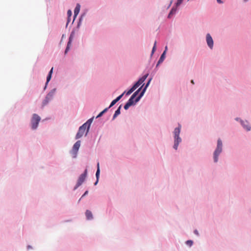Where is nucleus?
<instances>
[{
	"label": "nucleus",
	"mask_w": 251,
	"mask_h": 251,
	"mask_svg": "<svg viewBox=\"0 0 251 251\" xmlns=\"http://www.w3.org/2000/svg\"><path fill=\"white\" fill-rule=\"evenodd\" d=\"M180 128H181V126L180 125H179L178 127L176 128L174 131V138H175V144H174V148L175 150L177 149L179 143L180 142H181V138L179 137V133L180 132Z\"/></svg>",
	"instance_id": "1"
},
{
	"label": "nucleus",
	"mask_w": 251,
	"mask_h": 251,
	"mask_svg": "<svg viewBox=\"0 0 251 251\" xmlns=\"http://www.w3.org/2000/svg\"><path fill=\"white\" fill-rule=\"evenodd\" d=\"M87 128L84 126L82 125L79 128L78 131L77 133L75 138L79 139L82 136L86 133Z\"/></svg>",
	"instance_id": "4"
},
{
	"label": "nucleus",
	"mask_w": 251,
	"mask_h": 251,
	"mask_svg": "<svg viewBox=\"0 0 251 251\" xmlns=\"http://www.w3.org/2000/svg\"><path fill=\"white\" fill-rule=\"evenodd\" d=\"M206 42L209 48L212 49L213 46V41L209 34H207L206 35Z\"/></svg>",
	"instance_id": "8"
},
{
	"label": "nucleus",
	"mask_w": 251,
	"mask_h": 251,
	"mask_svg": "<svg viewBox=\"0 0 251 251\" xmlns=\"http://www.w3.org/2000/svg\"><path fill=\"white\" fill-rule=\"evenodd\" d=\"M71 41H72V36H71L70 37L69 41L68 43L67 46L66 50H65V53H66L68 51V50L69 49V46L71 45Z\"/></svg>",
	"instance_id": "23"
},
{
	"label": "nucleus",
	"mask_w": 251,
	"mask_h": 251,
	"mask_svg": "<svg viewBox=\"0 0 251 251\" xmlns=\"http://www.w3.org/2000/svg\"><path fill=\"white\" fill-rule=\"evenodd\" d=\"M151 79H150L149 81H148V82L147 83V84H146V86L145 87V88L143 89V90L142 91V92H141L140 95L137 97L135 99V102L138 101L141 98V97L144 95L146 90V89L147 88V87L148 86V85H149V83L151 81Z\"/></svg>",
	"instance_id": "9"
},
{
	"label": "nucleus",
	"mask_w": 251,
	"mask_h": 251,
	"mask_svg": "<svg viewBox=\"0 0 251 251\" xmlns=\"http://www.w3.org/2000/svg\"><path fill=\"white\" fill-rule=\"evenodd\" d=\"M87 193H88V191H86V192H85V193H84V195L82 196V197H83V196H84V195H86Z\"/></svg>",
	"instance_id": "35"
},
{
	"label": "nucleus",
	"mask_w": 251,
	"mask_h": 251,
	"mask_svg": "<svg viewBox=\"0 0 251 251\" xmlns=\"http://www.w3.org/2000/svg\"><path fill=\"white\" fill-rule=\"evenodd\" d=\"M167 50V47L166 46V47H165V50H164V51H165V52H166Z\"/></svg>",
	"instance_id": "36"
},
{
	"label": "nucleus",
	"mask_w": 251,
	"mask_h": 251,
	"mask_svg": "<svg viewBox=\"0 0 251 251\" xmlns=\"http://www.w3.org/2000/svg\"><path fill=\"white\" fill-rule=\"evenodd\" d=\"M191 83H192V84H194V81H193V80H191Z\"/></svg>",
	"instance_id": "37"
},
{
	"label": "nucleus",
	"mask_w": 251,
	"mask_h": 251,
	"mask_svg": "<svg viewBox=\"0 0 251 251\" xmlns=\"http://www.w3.org/2000/svg\"><path fill=\"white\" fill-rule=\"evenodd\" d=\"M176 8H172L171 11H170V13L169 14L168 18H171V16L172 15H173L174 14H175L176 13Z\"/></svg>",
	"instance_id": "22"
},
{
	"label": "nucleus",
	"mask_w": 251,
	"mask_h": 251,
	"mask_svg": "<svg viewBox=\"0 0 251 251\" xmlns=\"http://www.w3.org/2000/svg\"><path fill=\"white\" fill-rule=\"evenodd\" d=\"M217 2L219 3H223L224 1H222L221 0H217Z\"/></svg>",
	"instance_id": "33"
},
{
	"label": "nucleus",
	"mask_w": 251,
	"mask_h": 251,
	"mask_svg": "<svg viewBox=\"0 0 251 251\" xmlns=\"http://www.w3.org/2000/svg\"><path fill=\"white\" fill-rule=\"evenodd\" d=\"M135 90V89L132 87L130 89H129L126 93V95H130V94H131Z\"/></svg>",
	"instance_id": "25"
},
{
	"label": "nucleus",
	"mask_w": 251,
	"mask_h": 251,
	"mask_svg": "<svg viewBox=\"0 0 251 251\" xmlns=\"http://www.w3.org/2000/svg\"><path fill=\"white\" fill-rule=\"evenodd\" d=\"M130 106V105H129V104H128L127 102H126V104L124 106V108L126 110H127Z\"/></svg>",
	"instance_id": "30"
},
{
	"label": "nucleus",
	"mask_w": 251,
	"mask_h": 251,
	"mask_svg": "<svg viewBox=\"0 0 251 251\" xmlns=\"http://www.w3.org/2000/svg\"><path fill=\"white\" fill-rule=\"evenodd\" d=\"M85 215H86V218L88 220L92 219L93 215H92L91 211H90V210H87L85 212Z\"/></svg>",
	"instance_id": "14"
},
{
	"label": "nucleus",
	"mask_w": 251,
	"mask_h": 251,
	"mask_svg": "<svg viewBox=\"0 0 251 251\" xmlns=\"http://www.w3.org/2000/svg\"><path fill=\"white\" fill-rule=\"evenodd\" d=\"M135 99V97H133V96H131V97L130 98V99L128 100V101L127 102L130 106L133 105L134 104V99Z\"/></svg>",
	"instance_id": "21"
},
{
	"label": "nucleus",
	"mask_w": 251,
	"mask_h": 251,
	"mask_svg": "<svg viewBox=\"0 0 251 251\" xmlns=\"http://www.w3.org/2000/svg\"><path fill=\"white\" fill-rule=\"evenodd\" d=\"M141 88V87L139 89H138L136 92H135L133 94L132 96H133V97H134L135 98L136 97V96L138 95V94L139 91L140 90Z\"/></svg>",
	"instance_id": "28"
},
{
	"label": "nucleus",
	"mask_w": 251,
	"mask_h": 251,
	"mask_svg": "<svg viewBox=\"0 0 251 251\" xmlns=\"http://www.w3.org/2000/svg\"><path fill=\"white\" fill-rule=\"evenodd\" d=\"M244 0L246 1H247L248 0Z\"/></svg>",
	"instance_id": "38"
},
{
	"label": "nucleus",
	"mask_w": 251,
	"mask_h": 251,
	"mask_svg": "<svg viewBox=\"0 0 251 251\" xmlns=\"http://www.w3.org/2000/svg\"><path fill=\"white\" fill-rule=\"evenodd\" d=\"M165 51H164V52H163V53L162 54V55H161L158 61V63H157V65L162 63L164 60V58H165Z\"/></svg>",
	"instance_id": "18"
},
{
	"label": "nucleus",
	"mask_w": 251,
	"mask_h": 251,
	"mask_svg": "<svg viewBox=\"0 0 251 251\" xmlns=\"http://www.w3.org/2000/svg\"><path fill=\"white\" fill-rule=\"evenodd\" d=\"M223 144L221 140L219 139L217 141V146L214 152V160L215 162H217L218 160V156L222 151Z\"/></svg>",
	"instance_id": "2"
},
{
	"label": "nucleus",
	"mask_w": 251,
	"mask_h": 251,
	"mask_svg": "<svg viewBox=\"0 0 251 251\" xmlns=\"http://www.w3.org/2000/svg\"><path fill=\"white\" fill-rule=\"evenodd\" d=\"M121 108V105H120L118 109L115 111V114H114L113 119H114L118 115L120 114V110Z\"/></svg>",
	"instance_id": "19"
},
{
	"label": "nucleus",
	"mask_w": 251,
	"mask_h": 251,
	"mask_svg": "<svg viewBox=\"0 0 251 251\" xmlns=\"http://www.w3.org/2000/svg\"><path fill=\"white\" fill-rule=\"evenodd\" d=\"M125 92H124L122 94H121V95H120L119 96H118L116 99L114 100L111 103L110 106H109V107H108V108H110L111 107L113 106L114 104H116V103L118 101L122 98V97L123 96Z\"/></svg>",
	"instance_id": "11"
},
{
	"label": "nucleus",
	"mask_w": 251,
	"mask_h": 251,
	"mask_svg": "<svg viewBox=\"0 0 251 251\" xmlns=\"http://www.w3.org/2000/svg\"><path fill=\"white\" fill-rule=\"evenodd\" d=\"M80 9V5L79 4H77L75 9L74 10V15L75 17H76L78 14Z\"/></svg>",
	"instance_id": "15"
},
{
	"label": "nucleus",
	"mask_w": 251,
	"mask_h": 251,
	"mask_svg": "<svg viewBox=\"0 0 251 251\" xmlns=\"http://www.w3.org/2000/svg\"><path fill=\"white\" fill-rule=\"evenodd\" d=\"M87 174V170L86 169L84 172L81 174L79 177L77 182L76 184V187H78L82 184V183L84 181Z\"/></svg>",
	"instance_id": "6"
},
{
	"label": "nucleus",
	"mask_w": 251,
	"mask_h": 251,
	"mask_svg": "<svg viewBox=\"0 0 251 251\" xmlns=\"http://www.w3.org/2000/svg\"><path fill=\"white\" fill-rule=\"evenodd\" d=\"M194 233H195V234H196V235H199V233H198V230H195L194 231Z\"/></svg>",
	"instance_id": "34"
},
{
	"label": "nucleus",
	"mask_w": 251,
	"mask_h": 251,
	"mask_svg": "<svg viewBox=\"0 0 251 251\" xmlns=\"http://www.w3.org/2000/svg\"><path fill=\"white\" fill-rule=\"evenodd\" d=\"M52 71H53V67L51 69V70H50V71L47 76L46 85L48 84V83L50 81V80L51 79V75L52 74Z\"/></svg>",
	"instance_id": "16"
},
{
	"label": "nucleus",
	"mask_w": 251,
	"mask_h": 251,
	"mask_svg": "<svg viewBox=\"0 0 251 251\" xmlns=\"http://www.w3.org/2000/svg\"><path fill=\"white\" fill-rule=\"evenodd\" d=\"M71 14H72V12H71V10H68V16H71Z\"/></svg>",
	"instance_id": "32"
},
{
	"label": "nucleus",
	"mask_w": 251,
	"mask_h": 251,
	"mask_svg": "<svg viewBox=\"0 0 251 251\" xmlns=\"http://www.w3.org/2000/svg\"><path fill=\"white\" fill-rule=\"evenodd\" d=\"M135 99V97H133V96H131V97L130 98V99L128 100V101L127 102L130 106L133 105L134 104V99Z\"/></svg>",
	"instance_id": "20"
},
{
	"label": "nucleus",
	"mask_w": 251,
	"mask_h": 251,
	"mask_svg": "<svg viewBox=\"0 0 251 251\" xmlns=\"http://www.w3.org/2000/svg\"><path fill=\"white\" fill-rule=\"evenodd\" d=\"M93 121V118H91L89 119L85 123H84L83 125H84L86 128V134H87L89 131L90 125Z\"/></svg>",
	"instance_id": "10"
},
{
	"label": "nucleus",
	"mask_w": 251,
	"mask_h": 251,
	"mask_svg": "<svg viewBox=\"0 0 251 251\" xmlns=\"http://www.w3.org/2000/svg\"><path fill=\"white\" fill-rule=\"evenodd\" d=\"M186 244L189 246H191L193 244V241L192 240H188L186 242Z\"/></svg>",
	"instance_id": "29"
},
{
	"label": "nucleus",
	"mask_w": 251,
	"mask_h": 251,
	"mask_svg": "<svg viewBox=\"0 0 251 251\" xmlns=\"http://www.w3.org/2000/svg\"><path fill=\"white\" fill-rule=\"evenodd\" d=\"M41 120L40 116L36 114H34L32 115L31 119V127L33 129L37 128L38 126V124Z\"/></svg>",
	"instance_id": "3"
},
{
	"label": "nucleus",
	"mask_w": 251,
	"mask_h": 251,
	"mask_svg": "<svg viewBox=\"0 0 251 251\" xmlns=\"http://www.w3.org/2000/svg\"><path fill=\"white\" fill-rule=\"evenodd\" d=\"M108 108H105L102 111H101L97 117V118H99L101 117L105 112L107 111Z\"/></svg>",
	"instance_id": "24"
},
{
	"label": "nucleus",
	"mask_w": 251,
	"mask_h": 251,
	"mask_svg": "<svg viewBox=\"0 0 251 251\" xmlns=\"http://www.w3.org/2000/svg\"><path fill=\"white\" fill-rule=\"evenodd\" d=\"M140 85V84H139L138 82H137L132 87L135 90L136 88H137Z\"/></svg>",
	"instance_id": "27"
},
{
	"label": "nucleus",
	"mask_w": 251,
	"mask_h": 251,
	"mask_svg": "<svg viewBox=\"0 0 251 251\" xmlns=\"http://www.w3.org/2000/svg\"><path fill=\"white\" fill-rule=\"evenodd\" d=\"M156 42L155 41L154 44V46L153 47L152 52H151V55L154 53V51L156 50Z\"/></svg>",
	"instance_id": "26"
},
{
	"label": "nucleus",
	"mask_w": 251,
	"mask_h": 251,
	"mask_svg": "<svg viewBox=\"0 0 251 251\" xmlns=\"http://www.w3.org/2000/svg\"><path fill=\"white\" fill-rule=\"evenodd\" d=\"M80 141H77L74 145L73 147V149L72 151V153L73 155V157L74 158H75L76 156L77 151L80 147Z\"/></svg>",
	"instance_id": "5"
},
{
	"label": "nucleus",
	"mask_w": 251,
	"mask_h": 251,
	"mask_svg": "<svg viewBox=\"0 0 251 251\" xmlns=\"http://www.w3.org/2000/svg\"><path fill=\"white\" fill-rule=\"evenodd\" d=\"M148 75L147 74V75H144V76H143L141 78H140L138 81H137L139 84H140V85H141L144 82V81L146 80V79L147 78V76H148Z\"/></svg>",
	"instance_id": "17"
},
{
	"label": "nucleus",
	"mask_w": 251,
	"mask_h": 251,
	"mask_svg": "<svg viewBox=\"0 0 251 251\" xmlns=\"http://www.w3.org/2000/svg\"><path fill=\"white\" fill-rule=\"evenodd\" d=\"M182 1H183V0H177V2H176V5H178L180 4L181 3V2H182Z\"/></svg>",
	"instance_id": "31"
},
{
	"label": "nucleus",
	"mask_w": 251,
	"mask_h": 251,
	"mask_svg": "<svg viewBox=\"0 0 251 251\" xmlns=\"http://www.w3.org/2000/svg\"><path fill=\"white\" fill-rule=\"evenodd\" d=\"M100 163L98 162L97 163V170L96 172V176L97 177V181L95 182V185H96L98 181L99 177L100 176Z\"/></svg>",
	"instance_id": "13"
},
{
	"label": "nucleus",
	"mask_w": 251,
	"mask_h": 251,
	"mask_svg": "<svg viewBox=\"0 0 251 251\" xmlns=\"http://www.w3.org/2000/svg\"><path fill=\"white\" fill-rule=\"evenodd\" d=\"M55 90L50 92L46 96L45 99L43 101V106L46 105L49 101L52 99V96Z\"/></svg>",
	"instance_id": "7"
},
{
	"label": "nucleus",
	"mask_w": 251,
	"mask_h": 251,
	"mask_svg": "<svg viewBox=\"0 0 251 251\" xmlns=\"http://www.w3.org/2000/svg\"><path fill=\"white\" fill-rule=\"evenodd\" d=\"M241 124L244 127L245 129H246L247 131H249L251 129V126L249 125V123L247 121H241Z\"/></svg>",
	"instance_id": "12"
}]
</instances>
